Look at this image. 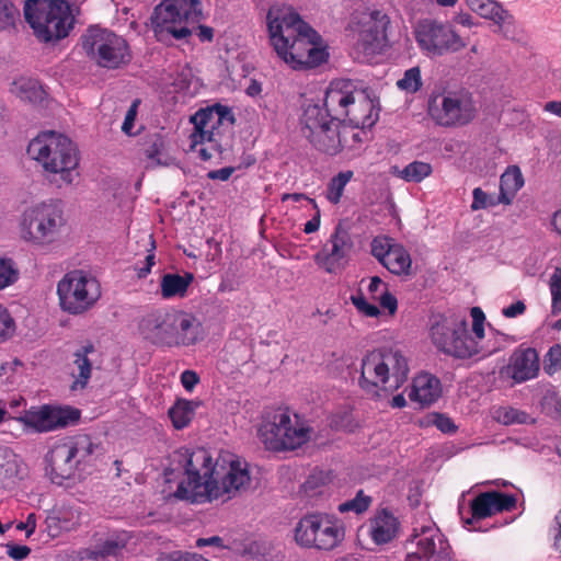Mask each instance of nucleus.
<instances>
[{
  "mask_svg": "<svg viewBox=\"0 0 561 561\" xmlns=\"http://www.w3.org/2000/svg\"><path fill=\"white\" fill-rule=\"evenodd\" d=\"M470 314L474 337L468 334L467 322L461 321L460 325L463 327V333L458 334V359L472 358L481 353L479 342L484 337L485 314L480 307H472Z\"/></svg>",
  "mask_w": 561,
  "mask_h": 561,
  "instance_id": "393cba45",
  "label": "nucleus"
},
{
  "mask_svg": "<svg viewBox=\"0 0 561 561\" xmlns=\"http://www.w3.org/2000/svg\"><path fill=\"white\" fill-rule=\"evenodd\" d=\"M399 531V522L387 510L378 512L374 518L369 520L368 534L373 541L377 545H383L396 538Z\"/></svg>",
  "mask_w": 561,
  "mask_h": 561,
  "instance_id": "c756f323",
  "label": "nucleus"
},
{
  "mask_svg": "<svg viewBox=\"0 0 561 561\" xmlns=\"http://www.w3.org/2000/svg\"><path fill=\"white\" fill-rule=\"evenodd\" d=\"M357 88L351 80H335L325 91L324 107L333 119L345 121Z\"/></svg>",
  "mask_w": 561,
  "mask_h": 561,
  "instance_id": "5701e85b",
  "label": "nucleus"
},
{
  "mask_svg": "<svg viewBox=\"0 0 561 561\" xmlns=\"http://www.w3.org/2000/svg\"><path fill=\"white\" fill-rule=\"evenodd\" d=\"M495 414V419L504 425L525 424L530 417L525 411L512 407L501 408Z\"/></svg>",
  "mask_w": 561,
  "mask_h": 561,
  "instance_id": "49530a36",
  "label": "nucleus"
},
{
  "mask_svg": "<svg viewBox=\"0 0 561 561\" xmlns=\"http://www.w3.org/2000/svg\"><path fill=\"white\" fill-rule=\"evenodd\" d=\"M18 474L16 456L7 447H0V483L12 480Z\"/></svg>",
  "mask_w": 561,
  "mask_h": 561,
  "instance_id": "37998d69",
  "label": "nucleus"
},
{
  "mask_svg": "<svg viewBox=\"0 0 561 561\" xmlns=\"http://www.w3.org/2000/svg\"><path fill=\"white\" fill-rule=\"evenodd\" d=\"M358 45L366 54H374L386 39V30L389 19L380 10H369L358 13L356 16Z\"/></svg>",
  "mask_w": 561,
  "mask_h": 561,
  "instance_id": "2eb2a0df",
  "label": "nucleus"
},
{
  "mask_svg": "<svg viewBox=\"0 0 561 561\" xmlns=\"http://www.w3.org/2000/svg\"><path fill=\"white\" fill-rule=\"evenodd\" d=\"M82 48L98 66L116 69L130 59L126 41L108 31L92 26L82 35Z\"/></svg>",
  "mask_w": 561,
  "mask_h": 561,
  "instance_id": "9d476101",
  "label": "nucleus"
},
{
  "mask_svg": "<svg viewBox=\"0 0 561 561\" xmlns=\"http://www.w3.org/2000/svg\"><path fill=\"white\" fill-rule=\"evenodd\" d=\"M139 104H140V101L138 99H136L131 103L130 107L128 108V111L126 113L125 119L122 125V130L127 135L131 134V129L134 127V123H135V119L137 116V110H138Z\"/></svg>",
  "mask_w": 561,
  "mask_h": 561,
  "instance_id": "13d9d810",
  "label": "nucleus"
},
{
  "mask_svg": "<svg viewBox=\"0 0 561 561\" xmlns=\"http://www.w3.org/2000/svg\"><path fill=\"white\" fill-rule=\"evenodd\" d=\"M15 331V322L10 312L0 305V342L10 339Z\"/></svg>",
  "mask_w": 561,
  "mask_h": 561,
  "instance_id": "5fc2aeb1",
  "label": "nucleus"
},
{
  "mask_svg": "<svg viewBox=\"0 0 561 561\" xmlns=\"http://www.w3.org/2000/svg\"><path fill=\"white\" fill-rule=\"evenodd\" d=\"M306 138L314 148L329 154L337 153L342 147L339 125L323 127L314 131L312 136H306Z\"/></svg>",
  "mask_w": 561,
  "mask_h": 561,
  "instance_id": "c9c22d12",
  "label": "nucleus"
},
{
  "mask_svg": "<svg viewBox=\"0 0 561 561\" xmlns=\"http://www.w3.org/2000/svg\"><path fill=\"white\" fill-rule=\"evenodd\" d=\"M539 355L533 347L518 346L510 356L508 364L501 369V375L510 377L515 383H522L538 376Z\"/></svg>",
  "mask_w": 561,
  "mask_h": 561,
  "instance_id": "aec40b11",
  "label": "nucleus"
},
{
  "mask_svg": "<svg viewBox=\"0 0 561 561\" xmlns=\"http://www.w3.org/2000/svg\"><path fill=\"white\" fill-rule=\"evenodd\" d=\"M431 340L440 352L454 355L456 342V324L453 319L436 316L430 329Z\"/></svg>",
  "mask_w": 561,
  "mask_h": 561,
  "instance_id": "c85d7f7f",
  "label": "nucleus"
},
{
  "mask_svg": "<svg viewBox=\"0 0 561 561\" xmlns=\"http://www.w3.org/2000/svg\"><path fill=\"white\" fill-rule=\"evenodd\" d=\"M353 249L348 231L340 224L335 227L328 242L314 255V262L328 273L344 268Z\"/></svg>",
  "mask_w": 561,
  "mask_h": 561,
  "instance_id": "4468645a",
  "label": "nucleus"
},
{
  "mask_svg": "<svg viewBox=\"0 0 561 561\" xmlns=\"http://www.w3.org/2000/svg\"><path fill=\"white\" fill-rule=\"evenodd\" d=\"M202 15L201 7H184L172 0H163L153 10L151 27L157 41L171 45L174 41L184 39L191 35L188 21H198Z\"/></svg>",
  "mask_w": 561,
  "mask_h": 561,
  "instance_id": "6e6552de",
  "label": "nucleus"
},
{
  "mask_svg": "<svg viewBox=\"0 0 561 561\" xmlns=\"http://www.w3.org/2000/svg\"><path fill=\"white\" fill-rule=\"evenodd\" d=\"M7 548L9 557L18 561L25 559L31 553L27 546L8 545Z\"/></svg>",
  "mask_w": 561,
  "mask_h": 561,
  "instance_id": "e2e57ef3",
  "label": "nucleus"
},
{
  "mask_svg": "<svg viewBox=\"0 0 561 561\" xmlns=\"http://www.w3.org/2000/svg\"><path fill=\"white\" fill-rule=\"evenodd\" d=\"M79 417L80 413L76 409L43 405L38 409L26 411L20 420L36 432H49L66 427L79 420Z\"/></svg>",
  "mask_w": 561,
  "mask_h": 561,
  "instance_id": "dca6fc26",
  "label": "nucleus"
},
{
  "mask_svg": "<svg viewBox=\"0 0 561 561\" xmlns=\"http://www.w3.org/2000/svg\"><path fill=\"white\" fill-rule=\"evenodd\" d=\"M10 93L23 102L41 103L46 96L43 85L33 78L20 77L10 85Z\"/></svg>",
  "mask_w": 561,
  "mask_h": 561,
  "instance_id": "f704fd0d",
  "label": "nucleus"
},
{
  "mask_svg": "<svg viewBox=\"0 0 561 561\" xmlns=\"http://www.w3.org/2000/svg\"><path fill=\"white\" fill-rule=\"evenodd\" d=\"M517 499L514 494L500 491L479 493L471 502V518L465 519V526L491 517L503 512H511L516 507Z\"/></svg>",
  "mask_w": 561,
  "mask_h": 561,
  "instance_id": "a211bd4d",
  "label": "nucleus"
},
{
  "mask_svg": "<svg viewBox=\"0 0 561 561\" xmlns=\"http://www.w3.org/2000/svg\"><path fill=\"white\" fill-rule=\"evenodd\" d=\"M397 243L389 238L378 237L371 242V254L382 264Z\"/></svg>",
  "mask_w": 561,
  "mask_h": 561,
  "instance_id": "603ef678",
  "label": "nucleus"
},
{
  "mask_svg": "<svg viewBox=\"0 0 561 561\" xmlns=\"http://www.w3.org/2000/svg\"><path fill=\"white\" fill-rule=\"evenodd\" d=\"M456 83L453 78L439 79L435 84L428 105L431 117L442 126L456 123Z\"/></svg>",
  "mask_w": 561,
  "mask_h": 561,
  "instance_id": "f3484780",
  "label": "nucleus"
},
{
  "mask_svg": "<svg viewBox=\"0 0 561 561\" xmlns=\"http://www.w3.org/2000/svg\"><path fill=\"white\" fill-rule=\"evenodd\" d=\"M439 394V380L430 374H421L414 378L409 398L421 407H426L436 401Z\"/></svg>",
  "mask_w": 561,
  "mask_h": 561,
  "instance_id": "2f4dec72",
  "label": "nucleus"
},
{
  "mask_svg": "<svg viewBox=\"0 0 561 561\" xmlns=\"http://www.w3.org/2000/svg\"><path fill=\"white\" fill-rule=\"evenodd\" d=\"M157 561H193L188 558L187 553L182 551H173L170 553L161 554Z\"/></svg>",
  "mask_w": 561,
  "mask_h": 561,
  "instance_id": "774afa93",
  "label": "nucleus"
},
{
  "mask_svg": "<svg viewBox=\"0 0 561 561\" xmlns=\"http://www.w3.org/2000/svg\"><path fill=\"white\" fill-rule=\"evenodd\" d=\"M382 357L387 367L383 368L388 375L389 385L386 386L387 392L398 390L408 379L409 364L408 358L398 347H381Z\"/></svg>",
  "mask_w": 561,
  "mask_h": 561,
  "instance_id": "a878e982",
  "label": "nucleus"
},
{
  "mask_svg": "<svg viewBox=\"0 0 561 561\" xmlns=\"http://www.w3.org/2000/svg\"><path fill=\"white\" fill-rule=\"evenodd\" d=\"M193 279L194 276L191 273L184 275L169 273L163 275L160 284L162 297H184Z\"/></svg>",
  "mask_w": 561,
  "mask_h": 561,
  "instance_id": "4c0bfd02",
  "label": "nucleus"
},
{
  "mask_svg": "<svg viewBox=\"0 0 561 561\" xmlns=\"http://www.w3.org/2000/svg\"><path fill=\"white\" fill-rule=\"evenodd\" d=\"M336 119L330 117L325 108L318 104L308 105L301 117V131L302 135L312 136L314 131L323 128L339 125Z\"/></svg>",
  "mask_w": 561,
  "mask_h": 561,
  "instance_id": "72a5a7b5",
  "label": "nucleus"
},
{
  "mask_svg": "<svg viewBox=\"0 0 561 561\" xmlns=\"http://www.w3.org/2000/svg\"><path fill=\"white\" fill-rule=\"evenodd\" d=\"M382 265L392 274L402 275L409 273L412 261L408 251L401 244L397 243L387 255Z\"/></svg>",
  "mask_w": 561,
  "mask_h": 561,
  "instance_id": "58836bf2",
  "label": "nucleus"
},
{
  "mask_svg": "<svg viewBox=\"0 0 561 561\" xmlns=\"http://www.w3.org/2000/svg\"><path fill=\"white\" fill-rule=\"evenodd\" d=\"M526 310V305L518 300L512 305H510L508 307L504 308L502 313L504 317L506 318H515L517 316H520L525 312Z\"/></svg>",
  "mask_w": 561,
  "mask_h": 561,
  "instance_id": "0e129e2a",
  "label": "nucleus"
},
{
  "mask_svg": "<svg viewBox=\"0 0 561 561\" xmlns=\"http://www.w3.org/2000/svg\"><path fill=\"white\" fill-rule=\"evenodd\" d=\"M387 364L383 362L381 348L367 353L362 359L360 387L374 394H378L379 389L386 391V386L389 382L388 375L383 370Z\"/></svg>",
  "mask_w": 561,
  "mask_h": 561,
  "instance_id": "4be33fe9",
  "label": "nucleus"
},
{
  "mask_svg": "<svg viewBox=\"0 0 561 561\" xmlns=\"http://www.w3.org/2000/svg\"><path fill=\"white\" fill-rule=\"evenodd\" d=\"M260 435L270 450H294L310 442L314 430L299 414L288 409H279L262 425Z\"/></svg>",
  "mask_w": 561,
  "mask_h": 561,
  "instance_id": "0eeeda50",
  "label": "nucleus"
},
{
  "mask_svg": "<svg viewBox=\"0 0 561 561\" xmlns=\"http://www.w3.org/2000/svg\"><path fill=\"white\" fill-rule=\"evenodd\" d=\"M376 300H379L380 306L383 309H387L390 314H393L397 311L398 301L396 297L388 291V289L381 290L380 296L377 297Z\"/></svg>",
  "mask_w": 561,
  "mask_h": 561,
  "instance_id": "bf43d9fd",
  "label": "nucleus"
},
{
  "mask_svg": "<svg viewBox=\"0 0 561 561\" xmlns=\"http://www.w3.org/2000/svg\"><path fill=\"white\" fill-rule=\"evenodd\" d=\"M45 531L50 538H57L64 531H71L81 524V513L73 507L53 511L45 519Z\"/></svg>",
  "mask_w": 561,
  "mask_h": 561,
  "instance_id": "bb28decb",
  "label": "nucleus"
},
{
  "mask_svg": "<svg viewBox=\"0 0 561 561\" xmlns=\"http://www.w3.org/2000/svg\"><path fill=\"white\" fill-rule=\"evenodd\" d=\"M525 180L520 168L510 165L500 178V194L503 205H511L517 192L524 186Z\"/></svg>",
  "mask_w": 561,
  "mask_h": 561,
  "instance_id": "e433bc0d",
  "label": "nucleus"
},
{
  "mask_svg": "<svg viewBox=\"0 0 561 561\" xmlns=\"http://www.w3.org/2000/svg\"><path fill=\"white\" fill-rule=\"evenodd\" d=\"M163 151V140L156 137L152 144L146 149V154L150 160H156L158 164L161 163L160 156Z\"/></svg>",
  "mask_w": 561,
  "mask_h": 561,
  "instance_id": "052dcab7",
  "label": "nucleus"
},
{
  "mask_svg": "<svg viewBox=\"0 0 561 561\" xmlns=\"http://www.w3.org/2000/svg\"><path fill=\"white\" fill-rule=\"evenodd\" d=\"M369 504L370 499L368 496H365L363 494V491H359L353 500L340 504L339 511L341 513L355 512L357 514H360L368 508Z\"/></svg>",
  "mask_w": 561,
  "mask_h": 561,
  "instance_id": "864d4df0",
  "label": "nucleus"
},
{
  "mask_svg": "<svg viewBox=\"0 0 561 561\" xmlns=\"http://www.w3.org/2000/svg\"><path fill=\"white\" fill-rule=\"evenodd\" d=\"M391 173L407 182L419 183L432 173V167L422 161H413L403 169L393 167Z\"/></svg>",
  "mask_w": 561,
  "mask_h": 561,
  "instance_id": "ea45409f",
  "label": "nucleus"
},
{
  "mask_svg": "<svg viewBox=\"0 0 561 561\" xmlns=\"http://www.w3.org/2000/svg\"><path fill=\"white\" fill-rule=\"evenodd\" d=\"M19 18V9L11 0H0V31L10 30Z\"/></svg>",
  "mask_w": 561,
  "mask_h": 561,
  "instance_id": "09e8293b",
  "label": "nucleus"
},
{
  "mask_svg": "<svg viewBox=\"0 0 561 561\" xmlns=\"http://www.w3.org/2000/svg\"><path fill=\"white\" fill-rule=\"evenodd\" d=\"M478 14L494 22L497 27L494 32L502 34L508 39L516 38L515 19L500 3L488 0Z\"/></svg>",
  "mask_w": 561,
  "mask_h": 561,
  "instance_id": "cd10ccee",
  "label": "nucleus"
},
{
  "mask_svg": "<svg viewBox=\"0 0 561 561\" xmlns=\"http://www.w3.org/2000/svg\"><path fill=\"white\" fill-rule=\"evenodd\" d=\"M24 16L43 42L66 37L75 22L70 5L65 0H25Z\"/></svg>",
  "mask_w": 561,
  "mask_h": 561,
  "instance_id": "423d86ee",
  "label": "nucleus"
},
{
  "mask_svg": "<svg viewBox=\"0 0 561 561\" xmlns=\"http://www.w3.org/2000/svg\"><path fill=\"white\" fill-rule=\"evenodd\" d=\"M379 117V108L375 99L366 91L356 90L347 110L346 119L356 128H369Z\"/></svg>",
  "mask_w": 561,
  "mask_h": 561,
  "instance_id": "b1692460",
  "label": "nucleus"
},
{
  "mask_svg": "<svg viewBox=\"0 0 561 561\" xmlns=\"http://www.w3.org/2000/svg\"><path fill=\"white\" fill-rule=\"evenodd\" d=\"M430 422L445 433L453 432L455 427L450 419L437 413L430 415Z\"/></svg>",
  "mask_w": 561,
  "mask_h": 561,
  "instance_id": "680f3d73",
  "label": "nucleus"
},
{
  "mask_svg": "<svg viewBox=\"0 0 561 561\" xmlns=\"http://www.w3.org/2000/svg\"><path fill=\"white\" fill-rule=\"evenodd\" d=\"M415 34L420 46L435 55L445 53L456 38L450 25L430 20L420 22Z\"/></svg>",
  "mask_w": 561,
  "mask_h": 561,
  "instance_id": "6ab92c4d",
  "label": "nucleus"
},
{
  "mask_svg": "<svg viewBox=\"0 0 561 561\" xmlns=\"http://www.w3.org/2000/svg\"><path fill=\"white\" fill-rule=\"evenodd\" d=\"M224 119L233 122V116L227 106L217 104L213 107L197 111L191 118L194 124L193 142L211 141L215 130L222 124Z\"/></svg>",
  "mask_w": 561,
  "mask_h": 561,
  "instance_id": "412c9836",
  "label": "nucleus"
},
{
  "mask_svg": "<svg viewBox=\"0 0 561 561\" xmlns=\"http://www.w3.org/2000/svg\"><path fill=\"white\" fill-rule=\"evenodd\" d=\"M345 529L335 516L313 513L304 516L295 527V540L304 548L332 550L344 539Z\"/></svg>",
  "mask_w": 561,
  "mask_h": 561,
  "instance_id": "1a4fd4ad",
  "label": "nucleus"
},
{
  "mask_svg": "<svg viewBox=\"0 0 561 561\" xmlns=\"http://www.w3.org/2000/svg\"><path fill=\"white\" fill-rule=\"evenodd\" d=\"M195 404L187 400H178L169 410V416L176 430L186 427L193 419Z\"/></svg>",
  "mask_w": 561,
  "mask_h": 561,
  "instance_id": "a19ab883",
  "label": "nucleus"
},
{
  "mask_svg": "<svg viewBox=\"0 0 561 561\" xmlns=\"http://www.w3.org/2000/svg\"><path fill=\"white\" fill-rule=\"evenodd\" d=\"M416 551L409 552L405 561H453V549L444 535L434 526L422 527L413 535Z\"/></svg>",
  "mask_w": 561,
  "mask_h": 561,
  "instance_id": "ddd939ff",
  "label": "nucleus"
},
{
  "mask_svg": "<svg viewBox=\"0 0 561 561\" xmlns=\"http://www.w3.org/2000/svg\"><path fill=\"white\" fill-rule=\"evenodd\" d=\"M139 331L146 340L156 345H191L197 341L198 323L187 312L158 310L141 319Z\"/></svg>",
  "mask_w": 561,
  "mask_h": 561,
  "instance_id": "20e7f679",
  "label": "nucleus"
},
{
  "mask_svg": "<svg viewBox=\"0 0 561 561\" xmlns=\"http://www.w3.org/2000/svg\"><path fill=\"white\" fill-rule=\"evenodd\" d=\"M351 300L357 310L367 317H377L380 313L378 307L367 302L365 296L360 291L357 295H353Z\"/></svg>",
  "mask_w": 561,
  "mask_h": 561,
  "instance_id": "6e6d98bb",
  "label": "nucleus"
},
{
  "mask_svg": "<svg viewBox=\"0 0 561 561\" xmlns=\"http://www.w3.org/2000/svg\"><path fill=\"white\" fill-rule=\"evenodd\" d=\"M67 219L60 203L42 202L27 207L21 218L23 240L37 247L57 243L66 229Z\"/></svg>",
  "mask_w": 561,
  "mask_h": 561,
  "instance_id": "39448f33",
  "label": "nucleus"
},
{
  "mask_svg": "<svg viewBox=\"0 0 561 561\" xmlns=\"http://www.w3.org/2000/svg\"><path fill=\"white\" fill-rule=\"evenodd\" d=\"M270 41L277 56L295 70L325 61L320 36L289 7L273 5L267 12Z\"/></svg>",
  "mask_w": 561,
  "mask_h": 561,
  "instance_id": "f03ea898",
  "label": "nucleus"
},
{
  "mask_svg": "<svg viewBox=\"0 0 561 561\" xmlns=\"http://www.w3.org/2000/svg\"><path fill=\"white\" fill-rule=\"evenodd\" d=\"M353 178L352 171L340 172L331 179L327 188V198L332 204H337L341 201L346 184Z\"/></svg>",
  "mask_w": 561,
  "mask_h": 561,
  "instance_id": "c03bdc74",
  "label": "nucleus"
},
{
  "mask_svg": "<svg viewBox=\"0 0 561 561\" xmlns=\"http://www.w3.org/2000/svg\"><path fill=\"white\" fill-rule=\"evenodd\" d=\"M472 204L471 209L472 210H480V209H486L490 207H495L500 204H503V199L501 194H489L484 192L481 187H476L472 192Z\"/></svg>",
  "mask_w": 561,
  "mask_h": 561,
  "instance_id": "a18cd8bd",
  "label": "nucleus"
},
{
  "mask_svg": "<svg viewBox=\"0 0 561 561\" xmlns=\"http://www.w3.org/2000/svg\"><path fill=\"white\" fill-rule=\"evenodd\" d=\"M181 382L185 389L192 390L198 382V376L193 370H185L181 375Z\"/></svg>",
  "mask_w": 561,
  "mask_h": 561,
  "instance_id": "338daca9",
  "label": "nucleus"
},
{
  "mask_svg": "<svg viewBox=\"0 0 561 561\" xmlns=\"http://www.w3.org/2000/svg\"><path fill=\"white\" fill-rule=\"evenodd\" d=\"M552 313L561 311V267H557L549 282Z\"/></svg>",
  "mask_w": 561,
  "mask_h": 561,
  "instance_id": "3c124183",
  "label": "nucleus"
},
{
  "mask_svg": "<svg viewBox=\"0 0 561 561\" xmlns=\"http://www.w3.org/2000/svg\"><path fill=\"white\" fill-rule=\"evenodd\" d=\"M19 278V270L11 259L0 257V290L13 285Z\"/></svg>",
  "mask_w": 561,
  "mask_h": 561,
  "instance_id": "8fccbe9b",
  "label": "nucleus"
},
{
  "mask_svg": "<svg viewBox=\"0 0 561 561\" xmlns=\"http://www.w3.org/2000/svg\"><path fill=\"white\" fill-rule=\"evenodd\" d=\"M94 448L91 437L85 434L56 442L46 457L51 474L60 479L71 478L77 466L91 456Z\"/></svg>",
  "mask_w": 561,
  "mask_h": 561,
  "instance_id": "f8f14e48",
  "label": "nucleus"
},
{
  "mask_svg": "<svg viewBox=\"0 0 561 561\" xmlns=\"http://www.w3.org/2000/svg\"><path fill=\"white\" fill-rule=\"evenodd\" d=\"M477 111L471 93L458 91V125L469 124L476 117Z\"/></svg>",
  "mask_w": 561,
  "mask_h": 561,
  "instance_id": "79ce46f5",
  "label": "nucleus"
},
{
  "mask_svg": "<svg viewBox=\"0 0 561 561\" xmlns=\"http://www.w3.org/2000/svg\"><path fill=\"white\" fill-rule=\"evenodd\" d=\"M94 354L95 348L92 344L83 345L73 353L71 369L73 377L72 390H83L87 387L92 373V359L90 356Z\"/></svg>",
  "mask_w": 561,
  "mask_h": 561,
  "instance_id": "7c9ffc66",
  "label": "nucleus"
},
{
  "mask_svg": "<svg viewBox=\"0 0 561 561\" xmlns=\"http://www.w3.org/2000/svg\"><path fill=\"white\" fill-rule=\"evenodd\" d=\"M27 154L47 175H59L65 184H72L78 176V152L73 142L56 131H44L32 139Z\"/></svg>",
  "mask_w": 561,
  "mask_h": 561,
  "instance_id": "7ed1b4c3",
  "label": "nucleus"
},
{
  "mask_svg": "<svg viewBox=\"0 0 561 561\" xmlns=\"http://www.w3.org/2000/svg\"><path fill=\"white\" fill-rule=\"evenodd\" d=\"M185 472L171 494L174 499L192 504L213 501L227 502L251 485L248 463L230 460L225 469L206 449L199 448L185 455Z\"/></svg>",
  "mask_w": 561,
  "mask_h": 561,
  "instance_id": "f257e3e1",
  "label": "nucleus"
},
{
  "mask_svg": "<svg viewBox=\"0 0 561 561\" xmlns=\"http://www.w3.org/2000/svg\"><path fill=\"white\" fill-rule=\"evenodd\" d=\"M548 364L546 365V370L551 374L552 369L557 370L561 368V345L556 344L548 351L547 354Z\"/></svg>",
  "mask_w": 561,
  "mask_h": 561,
  "instance_id": "4d7b16f0",
  "label": "nucleus"
},
{
  "mask_svg": "<svg viewBox=\"0 0 561 561\" xmlns=\"http://www.w3.org/2000/svg\"><path fill=\"white\" fill-rule=\"evenodd\" d=\"M59 304L64 311L79 314L89 310L100 298L99 282L83 271L67 273L57 285Z\"/></svg>",
  "mask_w": 561,
  "mask_h": 561,
  "instance_id": "9b49d317",
  "label": "nucleus"
},
{
  "mask_svg": "<svg viewBox=\"0 0 561 561\" xmlns=\"http://www.w3.org/2000/svg\"><path fill=\"white\" fill-rule=\"evenodd\" d=\"M196 546L199 548L203 547H215V548H225L226 545L224 543V539L219 536H211L207 538H199L196 541Z\"/></svg>",
  "mask_w": 561,
  "mask_h": 561,
  "instance_id": "69168bd1",
  "label": "nucleus"
},
{
  "mask_svg": "<svg viewBox=\"0 0 561 561\" xmlns=\"http://www.w3.org/2000/svg\"><path fill=\"white\" fill-rule=\"evenodd\" d=\"M130 539L131 536L128 531L111 533L91 549L90 557L93 559L118 557L123 553Z\"/></svg>",
  "mask_w": 561,
  "mask_h": 561,
  "instance_id": "473e14b6",
  "label": "nucleus"
},
{
  "mask_svg": "<svg viewBox=\"0 0 561 561\" xmlns=\"http://www.w3.org/2000/svg\"><path fill=\"white\" fill-rule=\"evenodd\" d=\"M397 85L400 90L408 93H415L422 87L421 70L419 67L408 69L403 78L398 80Z\"/></svg>",
  "mask_w": 561,
  "mask_h": 561,
  "instance_id": "de8ad7c7",
  "label": "nucleus"
}]
</instances>
